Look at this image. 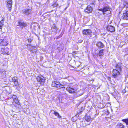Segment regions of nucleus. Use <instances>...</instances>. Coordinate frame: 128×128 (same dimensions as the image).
<instances>
[{
  "mask_svg": "<svg viewBox=\"0 0 128 128\" xmlns=\"http://www.w3.org/2000/svg\"><path fill=\"white\" fill-rule=\"evenodd\" d=\"M96 46L99 48H102L104 47V45L101 42H97L96 44Z\"/></svg>",
  "mask_w": 128,
  "mask_h": 128,
  "instance_id": "obj_15",
  "label": "nucleus"
},
{
  "mask_svg": "<svg viewBox=\"0 0 128 128\" xmlns=\"http://www.w3.org/2000/svg\"><path fill=\"white\" fill-rule=\"evenodd\" d=\"M76 66H77L78 67V66H80L81 64V63L80 62H79V61H77L76 62Z\"/></svg>",
  "mask_w": 128,
  "mask_h": 128,
  "instance_id": "obj_23",
  "label": "nucleus"
},
{
  "mask_svg": "<svg viewBox=\"0 0 128 128\" xmlns=\"http://www.w3.org/2000/svg\"><path fill=\"white\" fill-rule=\"evenodd\" d=\"M36 80L41 84L43 85L44 83L46 78L40 75L37 76Z\"/></svg>",
  "mask_w": 128,
  "mask_h": 128,
  "instance_id": "obj_4",
  "label": "nucleus"
},
{
  "mask_svg": "<svg viewBox=\"0 0 128 128\" xmlns=\"http://www.w3.org/2000/svg\"><path fill=\"white\" fill-rule=\"evenodd\" d=\"M58 4L56 3V2H55L52 5V6L54 7H56L58 6Z\"/></svg>",
  "mask_w": 128,
  "mask_h": 128,
  "instance_id": "obj_28",
  "label": "nucleus"
},
{
  "mask_svg": "<svg viewBox=\"0 0 128 128\" xmlns=\"http://www.w3.org/2000/svg\"><path fill=\"white\" fill-rule=\"evenodd\" d=\"M92 10L93 9L92 7L90 6H88L84 10V11L86 12L89 13L92 12Z\"/></svg>",
  "mask_w": 128,
  "mask_h": 128,
  "instance_id": "obj_12",
  "label": "nucleus"
},
{
  "mask_svg": "<svg viewBox=\"0 0 128 128\" xmlns=\"http://www.w3.org/2000/svg\"><path fill=\"white\" fill-rule=\"evenodd\" d=\"M7 1L6 5L7 7L10 11H11L12 5V0H6Z\"/></svg>",
  "mask_w": 128,
  "mask_h": 128,
  "instance_id": "obj_6",
  "label": "nucleus"
},
{
  "mask_svg": "<svg viewBox=\"0 0 128 128\" xmlns=\"http://www.w3.org/2000/svg\"><path fill=\"white\" fill-rule=\"evenodd\" d=\"M64 95H68L66 93H64Z\"/></svg>",
  "mask_w": 128,
  "mask_h": 128,
  "instance_id": "obj_36",
  "label": "nucleus"
},
{
  "mask_svg": "<svg viewBox=\"0 0 128 128\" xmlns=\"http://www.w3.org/2000/svg\"><path fill=\"white\" fill-rule=\"evenodd\" d=\"M1 50L2 52V53L4 54H7V55L10 54V53L8 51L9 50L7 48H6L4 49L2 48Z\"/></svg>",
  "mask_w": 128,
  "mask_h": 128,
  "instance_id": "obj_14",
  "label": "nucleus"
},
{
  "mask_svg": "<svg viewBox=\"0 0 128 128\" xmlns=\"http://www.w3.org/2000/svg\"><path fill=\"white\" fill-rule=\"evenodd\" d=\"M54 114L55 116L59 117V118L60 117V116L59 115V114L58 112H54Z\"/></svg>",
  "mask_w": 128,
  "mask_h": 128,
  "instance_id": "obj_26",
  "label": "nucleus"
},
{
  "mask_svg": "<svg viewBox=\"0 0 128 128\" xmlns=\"http://www.w3.org/2000/svg\"><path fill=\"white\" fill-rule=\"evenodd\" d=\"M121 18L124 20H128V10H126L125 12L123 13Z\"/></svg>",
  "mask_w": 128,
  "mask_h": 128,
  "instance_id": "obj_9",
  "label": "nucleus"
},
{
  "mask_svg": "<svg viewBox=\"0 0 128 128\" xmlns=\"http://www.w3.org/2000/svg\"><path fill=\"white\" fill-rule=\"evenodd\" d=\"M12 81L14 83L15 86H18L17 78L16 76L12 78Z\"/></svg>",
  "mask_w": 128,
  "mask_h": 128,
  "instance_id": "obj_13",
  "label": "nucleus"
},
{
  "mask_svg": "<svg viewBox=\"0 0 128 128\" xmlns=\"http://www.w3.org/2000/svg\"><path fill=\"white\" fill-rule=\"evenodd\" d=\"M104 50H100L98 55L100 56H103L104 55Z\"/></svg>",
  "mask_w": 128,
  "mask_h": 128,
  "instance_id": "obj_18",
  "label": "nucleus"
},
{
  "mask_svg": "<svg viewBox=\"0 0 128 128\" xmlns=\"http://www.w3.org/2000/svg\"><path fill=\"white\" fill-rule=\"evenodd\" d=\"M54 28L56 30H57V28L56 26H54Z\"/></svg>",
  "mask_w": 128,
  "mask_h": 128,
  "instance_id": "obj_32",
  "label": "nucleus"
},
{
  "mask_svg": "<svg viewBox=\"0 0 128 128\" xmlns=\"http://www.w3.org/2000/svg\"><path fill=\"white\" fill-rule=\"evenodd\" d=\"M0 39L2 40L0 42V44L1 46H6L8 44V41L6 40V37L2 34L0 35Z\"/></svg>",
  "mask_w": 128,
  "mask_h": 128,
  "instance_id": "obj_2",
  "label": "nucleus"
},
{
  "mask_svg": "<svg viewBox=\"0 0 128 128\" xmlns=\"http://www.w3.org/2000/svg\"><path fill=\"white\" fill-rule=\"evenodd\" d=\"M106 29L107 31L111 32H114L115 31L114 26L110 25H108L106 27Z\"/></svg>",
  "mask_w": 128,
  "mask_h": 128,
  "instance_id": "obj_7",
  "label": "nucleus"
},
{
  "mask_svg": "<svg viewBox=\"0 0 128 128\" xmlns=\"http://www.w3.org/2000/svg\"><path fill=\"white\" fill-rule=\"evenodd\" d=\"M124 7L123 8H126V10H128V5L127 4V2H124L123 4Z\"/></svg>",
  "mask_w": 128,
  "mask_h": 128,
  "instance_id": "obj_17",
  "label": "nucleus"
},
{
  "mask_svg": "<svg viewBox=\"0 0 128 128\" xmlns=\"http://www.w3.org/2000/svg\"><path fill=\"white\" fill-rule=\"evenodd\" d=\"M91 80V81L92 80L93 81H94V79H92V80Z\"/></svg>",
  "mask_w": 128,
  "mask_h": 128,
  "instance_id": "obj_38",
  "label": "nucleus"
},
{
  "mask_svg": "<svg viewBox=\"0 0 128 128\" xmlns=\"http://www.w3.org/2000/svg\"><path fill=\"white\" fill-rule=\"evenodd\" d=\"M98 10L100 11H102L104 14H105L104 12L107 11L108 12V13L109 14L111 13V12L110 10V8L108 6L104 7L103 9H99Z\"/></svg>",
  "mask_w": 128,
  "mask_h": 128,
  "instance_id": "obj_5",
  "label": "nucleus"
},
{
  "mask_svg": "<svg viewBox=\"0 0 128 128\" xmlns=\"http://www.w3.org/2000/svg\"><path fill=\"white\" fill-rule=\"evenodd\" d=\"M82 41H83L82 40H79L78 41V42L79 43H81L82 42Z\"/></svg>",
  "mask_w": 128,
  "mask_h": 128,
  "instance_id": "obj_31",
  "label": "nucleus"
},
{
  "mask_svg": "<svg viewBox=\"0 0 128 128\" xmlns=\"http://www.w3.org/2000/svg\"><path fill=\"white\" fill-rule=\"evenodd\" d=\"M86 120L87 122H90V121L91 118L90 116H86L85 117Z\"/></svg>",
  "mask_w": 128,
  "mask_h": 128,
  "instance_id": "obj_19",
  "label": "nucleus"
},
{
  "mask_svg": "<svg viewBox=\"0 0 128 128\" xmlns=\"http://www.w3.org/2000/svg\"><path fill=\"white\" fill-rule=\"evenodd\" d=\"M32 12V8L29 7L25 8L23 9L22 11V13L27 16H28L31 14Z\"/></svg>",
  "mask_w": 128,
  "mask_h": 128,
  "instance_id": "obj_3",
  "label": "nucleus"
},
{
  "mask_svg": "<svg viewBox=\"0 0 128 128\" xmlns=\"http://www.w3.org/2000/svg\"><path fill=\"white\" fill-rule=\"evenodd\" d=\"M1 70V68H0V70Z\"/></svg>",
  "mask_w": 128,
  "mask_h": 128,
  "instance_id": "obj_39",
  "label": "nucleus"
},
{
  "mask_svg": "<svg viewBox=\"0 0 128 128\" xmlns=\"http://www.w3.org/2000/svg\"><path fill=\"white\" fill-rule=\"evenodd\" d=\"M18 25L22 27H24L27 26L26 24L22 20H19L18 22Z\"/></svg>",
  "mask_w": 128,
  "mask_h": 128,
  "instance_id": "obj_11",
  "label": "nucleus"
},
{
  "mask_svg": "<svg viewBox=\"0 0 128 128\" xmlns=\"http://www.w3.org/2000/svg\"><path fill=\"white\" fill-rule=\"evenodd\" d=\"M14 101L17 104H19V101L18 100V99L17 98H15L14 99H13Z\"/></svg>",
  "mask_w": 128,
  "mask_h": 128,
  "instance_id": "obj_21",
  "label": "nucleus"
},
{
  "mask_svg": "<svg viewBox=\"0 0 128 128\" xmlns=\"http://www.w3.org/2000/svg\"><path fill=\"white\" fill-rule=\"evenodd\" d=\"M52 86L56 87V83L55 81L52 83Z\"/></svg>",
  "mask_w": 128,
  "mask_h": 128,
  "instance_id": "obj_27",
  "label": "nucleus"
},
{
  "mask_svg": "<svg viewBox=\"0 0 128 128\" xmlns=\"http://www.w3.org/2000/svg\"><path fill=\"white\" fill-rule=\"evenodd\" d=\"M2 26L0 24V29H2Z\"/></svg>",
  "mask_w": 128,
  "mask_h": 128,
  "instance_id": "obj_35",
  "label": "nucleus"
},
{
  "mask_svg": "<svg viewBox=\"0 0 128 128\" xmlns=\"http://www.w3.org/2000/svg\"><path fill=\"white\" fill-rule=\"evenodd\" d=\"M31 40L30 39H28V42H31Z\"/></svg>",
  "mask_w": 128,
  "mask_h": 128,
  "instance_id": "obj_33",
  "label": "nucleus"
},
{
  "mask_svg": "<svg viewBox=\"0 0 128 128\" xmlns=\"http://www.w3.org/2000/svg\"><path fill=\"white\" fill-rule=\"evenodd\" d=\"M58 86L59 88H65V87L63 86V85L60 84V85H59Z\"/></svg>",
  "mask_w": 128,
  "mask_h": 128,
  "instance_id": "obj_29",
  "label": "nucleus"
},
{
  "mask_svg": "<svg viewBox=\"0 0 128 128\" xmlns=\"http://www.w3.org/2000/svg\"><path fill=\"white\" fill-rule=\"evenodd\" d=\"M78 86L77 84H75L72 86V87H67L66 88L67 91L70 93H72L74 92H78Z\"/></svg>",
  "mask_w": 128,
  "mask_h": 128,
  "instance_id": "obj_1",
  "label": "nucleus"
},
{
  "mask_svg": "<svg viewBox=\"0 0 128 128\" xmlns=\"http://www.w3.org/2000/svg\"><path fill=\"white\" fill-rule=\"evenodd\" d=\"M108 79L109 80H110V77H108Z\"/></svg>",
  "mask_w": 128,
  "mask_h": 128,
  "instance_id": "obj_34",
  "label": "nucleus"
},
{
  "mask_svg": "<svg viewBox=\"0 0 128 128\" xmlns=\"http://www.w3.org/2000/svg\"><path fill=\"white\" fill-rule=\"evenodd\" d=\"M118 128H124V126L121 123L118 124Z\"/></svg>",
  "mask_w": 128,
  "mask_h": 128,
  "instance_id": "obj_20",
  "label": "nucleus"
},
{
  "mask_svg": "<svg viewBox=\"0 0 128 128\" xmlns=\"http://www.w3.org/2000/svg\"><path fill=\"white\" fill-rule=\"evenodd\" d=\"M119 71L116 69H114L112 71V76L114 78L117 77L120 74Z\"/></svg>",
  "mask_w": 128,
  "mask_h": 128,
  "instance_id": "obj_8",
  "label": "nucleus"
},
{
  "mask_svg": "<svg viewBox=\"0 0 128 128\" xmlns=\"http://www.w3.org/2000/svg\"><path fill=\"white\" fill-rule=\"evenodd\" d=\"M99 2H101L102 0H98Z\"/></svg>",
  "mask_w": 128,
  "mask_h": 128,
  "instance_id": "obj_37",
  "label": "nucleus"
},
{
  "mask_svg": "<svg viewBox=\"0 0 128 128\" xmlns=\"http://www.w3.org/2000/svg\"><path fill=\"white\" fill-rule=\"evenodd\" d=\"M122 120L125 122L126 124V125H128V119H123Z\"/></svg>",
  "mask_w": 128,
  "mask_h": 128,
  "instance_id": "obj_25",
  "label": "nucleus"
},
{
  "mask_svg": "<svg viewBox=\"0 0 128 128\" xmlns=\"http://www.w3.org/2000/svg\"><path fill=\"white\" fill-rule=\"evenodd\" d=\"M55 82L56 85V87L57 88H59L58 86L59 85H60V83L59 82L57 81H55Z\"/></svg>",
  "mask_w": 128,
  "mask_h": 128,
  "instance_id": "obj_24",
  "label": "nucleus"
},
{
  "mask_svg": "<svg viewBox=\"0 0 128 128\" xmlns=\"http://www.w3.org/2000/svg\"><path fill=\"white\" fill-rule=\"evenodd\" d=\"M82 33L86 35H90L92 33L91 30L90 29L84 30L82 31Z\"/></svg>",
  "mask_w": 128,
  "mask_h": 128,
  "instance_id": "obj_10",
  "label": "nucleus"
},
{
  "mask_svg": "<svg viewBox=\"0 0 128 128\" xmlns=\"http://www.w3.org/2000/svg\"><path fill=\"white\" fill-rule=\"evenodd\" d=\"M4 18H2V19L1 20L0 22V24L2 25V26H3L4 25Z\"/></svg>",
  "mask_w": 128,
  "mask_h": 128,
  "instance_id": "obj_22",
  "label": "nucleus"
},
{
  "mask_svg": "<svg viewBox=\"0 0 128 128\" xmlns=\"http://www.w3.org/2000/svg\"><path fill=\"white\" fill-rule=\"evenodd\" d=\"M121 66L122 64L120 63H118L115 66L116 69L118 70H121Z\"/></svg>",
  "mask_w": 128,
  "mask_h": 128,
  "instance_id": "obj_16",
  "label": "nucleus"
},
{
  "mask_svg": "<svg viewBox=\"0 0 128 128\" xmlns=\"http://www.w3.org/2000/svg\"><path fill=\"white\" fill-rule=\"evenodd\" d=\"M63 34V33H62L59 36V37H58V38H59L61 37H62V36Z\"/></svg>",
  "mask_w": 128,
  "mask_h": 128,
  "instance_id": "obj_30",
  "label": "nucleus"
}]
</instances>
